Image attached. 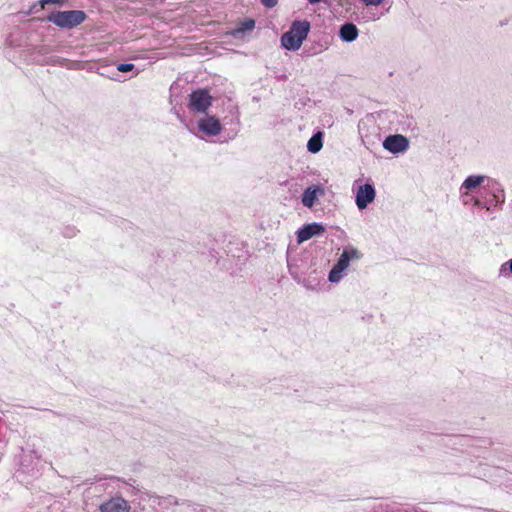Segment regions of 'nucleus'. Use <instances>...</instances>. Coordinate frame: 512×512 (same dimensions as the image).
<instances>
[{"label": "nucleus", "instance_id": "obj_15", "mask_svg": "<svg viewBox=\"0 0 512 512\" xmlns=\"http://www.w3.org/2000/svg\"><path fill=\"white\" fill-rule=\"evenodd\" d=\"M498 275L502 278H509L512 275V258L500 265Z\"/></svg>", "mask_w": 512, "mask_h": 512}, {"label": "nucleus", "instance_id": "obj_11", "mask_svg": "<svg viewBox=\"0 0 512 512\" xmlns=\"http://www.w3.org/2000/svg\"><path fill=\"white\" fill-rule=\"evenodd\" d=\"M324 190L321 186H310L308 187L302 195V204L305 207L311 208L314 206L315 202L318 199L319 195H322Z\"/></svg>", "mask_w": 512, "mask_h": 512}, {"label": "nucleus", "instance_id": "obj_13", "mask_svg": "<svg viewBox=\"0 0 512 512\" xmlns=\"http://www.w3.org/2000/svg\"><path fill=\"white\" fill-rule=\"evenodd\" d=\"M255 27V21L253 19H245L242 21L238 27L232 29L229 34L233 37H239L245 32H252Z\"/></svg>", "mask_w": 512, "mask_h": 512}, {"label": "nucleus", "instance_id": "obj_4", "mask_svg": "<svg viewBox=\"0 0 512 512\" xmlns=\"http://www.w3.org/2000/svg\"><path fill=\"white\" fill-rule=\"evenodd\" d=\"M352 190L355 194V204L359 210L366 209L376 198L375 187L370 181L361 184L359 180H355Z\"/></svg>", "mask_w": 512, "mask_h": 512}, {"label": "nucleus", "instance_id": "obj_18", "mask_svg": "<svg viewBox=\"0 0 512 512\" xmlns=\"http://www.w3.org/2000/svg\"><path fill=\"white\" fill-rule=\"evenodd\" d=\"M40 5L44 8L48 4H59L61 0H40Z\"/></svg>", "mask_w": 512, "mask_h": 512}, {"label": "nucleus", "instance_id": "obj_2", "mask_svg": "<svg viewBox=\"0 0 512 512\" xmlns=\"http://www.w3.org/2000/svg\"><path fill=\"white\" fill-rule=\"evenodd\" d=\"M310 31V23L306 20L294 21L290 29L281 37V44L287 50H298Z\"/></svg>", "mask_w": 512, "mask_h": 512}, {"label": "nucleus", "instance_id": "obj_1", "mask_svg": "<svg viewBox=\"0 0 512 512\" xmlns=\"http://www.w3.org/2000/svg\"><path fill=\"white\" fill-rule=\"evenodd\" d=\"M460 198L464 205H473L490 210L505 202L502 185L487 175H470L459 188Z\"/></svg>", "mask_w": 512, "mask_h": 512}, {"label": "nucleus", "instance_id": "obj_14", "mask_svg": "<svg viewBox=\"0 0 512 512\" xmlns=\"http://www.w3.org/2000/svg\"><path fill=\"white\" fill-rule=\"evenodd\" d=\"M322 136V132H317L308 140L307 149L309 152L317 153L321 150L323 146Z\"/></svg>", "mask_w": 512, "mask_h": 512}, {"label": "nucleus", "instance_id": "obj_20", "mask_svg": "<svg viewBox=\"0 0 512 512\" xmlns=\"http://www.w3.org/2000/svg\"><path fill=\"white\" fill-rule=\"evenodd\" d=\"M321 0H308L310 4H316L319 3Z\"/></svg>", "mask_w": 512, "mask_h": 512}, {"label": "nucleus", "instance_id": "obj_5", "mask_svg": "<svg viewBox=\"0 0 512 512\" xmlns=\"http://www.w3.org/2000/svg\"><path fill=\"white\" fill-rule=\"evenodd\" d=\"M358 251L356 249H345L341 254L337 263L331 269L328 279L332 283H338L344 275L345 270L348 268L351 259H357Z\"/></svg>", "mask_w": 512, "mask_h": 512}, {"label": "nucleus", "instance_id": "obj_3", "mask_svg": "<svg viewBox=\"0 0 512 512\" xmlns=\"http://www.w3.org/2000/svg\"><path fill=\"white\" fill-rule=\"evenodd\" d=\"M86 18L83 11L69 10L57 11L48 16V20L61 28H73L81 24Z\"/></svg>", "mask_w": 512, "mask_h": 512}, {"label": "nucleus", "instance_id": "obj_7", "mask_svg": "<svg viewBox=\"0 0 512 512\" xmlns=\"http://www.w3.org/2000/svg\"><path fill=\"white\" fill-rule=\"evenodd\" d=\"M324 231L325 228L320 223L306 224L297 231V242L301 244L314 236L321 235Z\"/></svg>", "mask_w": 512, "mask_h": 512}, {"label": "nucleus", "instance_id": "obj_9", "mask_svg": "<svg viewBox=\"0 0 512 512\" xmlns=\"http://www.w3.org/2000/svg\"><path fill=\"white\" fill-rule=\"evenodd\" d=\"M101 512H129L130 506L122 497H113L100 505Z\"/></svg>", "mask_w": 512, "mask_h": 512}, {"label": "nucleus", "instance_id": "obj_19", "mask_svg": "<svg viewBox=\"0 0 512 512\" xmlns=\"http://www.w3.org/2000/svg\"><path fill=\"white\" fill-rule=\"evenodd\" d=\"M366 5L368 6H378L380 5L384 0H362Z\"/></svg>", "mask_w": 512, "mask_h": 512}, {"label": "nucleus", "instance_id": "obj_16", "mask_svg": "<svg viewBox=\"0 0 512 512\" xmlns=\"http://www.w3.org/2000/svg\"><path fill=\"white\" fill-rule=\"evenodd\" d=\"M134 68V65L131 63H122L117 66V70L120 72H129L132 71Z\"/></svg>", "mask_w": 512, "mask_h": 512}, {"label": "nucleus", "instance_id": "obj_12", "mask_svg": "<svg viewBox=\"0 0 512 512\" xmlns=\"http://www.w3.org/2000/svg\"><path fill=\"white\" fill-rule=\"evenodd\" d=\"M358 28L353 23H345L341 26L339 35L345 42H353L358 37Z\"/></svg>", "mask_w": 512, "mask_h": 512}, {"label": "nucleus", "instance_id": "obj_17", "mask_svg": "<svg viewBox=\"0 0 512 512\" xmlns=\"http://www.w3.org/2000/svg\"><path fill=\"white\" fill-rule=\"evenodd\" d=\"M266 8H273L278 4V0H260Z\"/></svg>", "mask_w": 512, "mask_h": 512}, {"label": "nucleus", "instance_id": "obj_6", "mask_svg": "<svg viewBox=\"0 0 512 512\" xmlns=\"http://www.w3.org/2000/svg\"><path fill=\"white\" fill-rule=\"evenodd\" d=\"M212 105V97L206 89L194 90L189 95V107L191 110L204 113Z\"/></svg>", "mask_w": 512, "mask_h": 512}, {"label": "nucleus", "instance_id": "obj_10", "mask_svg": "<svg viewBox=\"0 0 512 512\" xmlns=\"http://www.w3.org/2000/svg\"><path fill=\"white\" fill-rule=\"evenodd\" d=\"M199 129L207 135L216 136L221 132L222 126L214 116H207L198 123Z\"/></svg>", "mask_w": 512, "mask_h": 512}, {"label": "nucleus", "instance_id": "obj_8", "mask_svg": "<svg viewBox=\"0 0 512 512\" xmlns=\"http://www.w3.org/2000/svg\"><path fill=\"white\" fill-rule=\"evenodd\" d=\"M383 147L392 153H401L408 148V141L402 135H390L384 140Z\"/></svg>", "mask_w": 512, "mask_h": 512}]
</instances>
